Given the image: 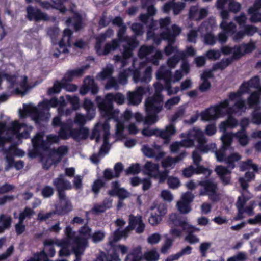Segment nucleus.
<instances>
[{
	"mask_svg": "<svg viewBox=\"0 0 261 261\" xmlns=\"http://www.w3.org/2000/svg\"><path fill=\"white\" fill-rule=\"evenodd\" d=\"M222 145L218 150H215V155L219 162H224L226 167L218 165L215 168L217 175L224 185H228L231 182V169L235 168L236 163L241 159L240 154L233 152L234 148L231 146L233 135L231 133H225L221 137Z\"/></svg>",
	"mask_w": 261,
	"mask_h": 261,
	"instance_id": "f257e3e1",
	"label": "nucleus"
},
{
	"mask_svg": "<svg viewBox=\"0 0 261 261\" xmlns=\"http://www.w3.org/2000/svg\"><path fill=\"white\" fill-rule=\"evenodd\" d=\"M110 94H106L103 98L100 96L96 97L95 101L102 117L108 120L113 119L116 123V134L118 136L124 138V130L126 128L130 134V123L125 125L130 120V110L127 109L124 114L119 117V111L114 109Z\"/></svg>",
	"mask_w": 261,
	"mask_h": 261,
	"instance_id": "f03ea898",
	"label": "nucleus"
},
{
	"mask_svg": "<svg viewBox=\"0 0 261 261\" xmlns=\"http://www.w3.org/2000/svg\"><path fill=\"white\" fill-rule=\"evenodd\" d=\"M242 91L239 90L237 92H230L229 94V98L227 99L228 102L227 108L228 111L225 113L228 116L219 125V128L223 132V134L226 133V129L228 127L234 128L238 125V120L233 117V113H242L246 109V102L242 99Z\"/></svg>",
	"mask_w": 261,
	"mask_h": 261,
	"instance_id": "7ed1b4c3",
	"label": "nucleus"
},
{
	"mask_svg": "<svg viewBox=\"0 0 261 261\" xmlns=\"http://www.w3.org/2000/svg\"><path fill=\"white\" fill-rule=\"evenodd\" d=\"M155 92L152 96H150L144 101V108L147 115L144 118L145 124H153L158 120V114L163 109L164 97L161 94L163 85L159 82L154 84Z\"/></svg>",
	"mask_w": 261,
	"mask_h": 261,
	"instance_id": "20e7f679",
	"label": "nucleus"
},
{
	"mask_svg": "<svg viewBox=\"0 0 261 261\" xmlns=\"http://www.w3.org/2000/svg\"><path fill=\"white\" fill-rule=\"evenodd\" d=\"M186 113L185 106H180L176 109L174 114L170 118L171 123L169 125L166 126L165 129H150L144 128L142 130V133L144 136H152L155 135L157 137L162 138L165 143L169 142L171 136L175 134L176 129L174 122L184 117Z\"/></svg>",
	"mask_w": 261,
	"mask_h": 261,
	"instance_id": "39448f33",
	"label": "nucleus"
},
{
	"mask_svg": "<svg viewBox=\"0 0 261 261\" xmlns=\"http://www.w3.org/2000/svg\"><path fill=\"white\" fill-rule=\"evenodd\" d=\"M170 222L172 223V224H174V225L181 226L183 230L187 233L185 237V240L186 241H188L191 244L199 242V238L194 234V232L195 231H200V229L195 227V226L189 224L187 222V217H181V216H179L177 214H173L170 216Z\"/></svg>",
	"mask_w": 261,
	"mask_h": 261,
	"instance_id": "423d86ee",
	"label": "nucleus"
},
{
	"mask_svg": "<svg viewBox=\"0 0 261 261\" xmlns=\"http://www.w3.org/2000/svg\"><path fill=\"white\" fill-rule=\"evenodd\" d=\"M190 140L192 142L191 146L195 145V141L198 143V148L201 153H207L209 151H214L216 148L215 143H207V140L205 137L204 132L198 128L190 129Z\"/></svg>",
	"mask_w": 261,
	"mask_h": 261,
	"instance_id": "0eeeda50",
	"label": "nucleus"
},
{
	"mask_svg": "<svg viewBox=\"0 0 261 261\" xmlns=\"http://www.w3.org/2000/svg\"><path fill=\"white\" fill-rule=\"evenodd\" d=\"M101 128L103 130V143L101 146L98 154L101 155L102 154H107L108 153L110 147H109V137L110 135V124L109 122L105 121L102 124L97 123L95 126L94 129L92 132V137L95 138L96 141H98L100 138V134L99 128Z\"/></svg>",
	"mask_w": 261,
	"mask_h": 261,
	"instance_id": "6e6552de",
	"label": "nucleus"
},
{
	"mask_svg": "<svg viewBox=\"0 0 261 261\" xmlns=\"http://www.w3.org/2000/svg\"><path fill=\"white\" fill-rule=\"evenodd\" d=\"M256 46L254 42L250 41L247 44H241L239 46H234L233 48L229 46H223L221 48V53L223 54H230L232 53V56L229 58H232V62L236 59H238L244 55L245 53H249L255 49Z\"/></svg>",
	"mask_w": 261,
	"mask_h": 261,
	"instance_id": "1a4fd4ad",
	"label": "nucleus"
},
{
	"mask_svg": "<svg viewBox=\"0 0 261 261\" xmlns=\"http://www.w3.org/2000/svg\"><path fill=\"white\" fill-rule=\"evenodd\" d=\"M145 0H141L142 4L143 7H146V6H147V12L146 14H141L139 16V19L142 22L146 24L147 26L148 27V30L147 32V39L148 40L152 39L153 42H154L155 33L154 32V30H155V29L151 28V24L153 21H154L153 19L151 18V16H153L154 14H156V9L153 4L148 5V2L145 3Z\"/></svg>",
	"mask_w": 261,
	"mask_h": 261,
	"instance_id": "9d476101",
	"label": "nucleus"
},
{
	"mask_svg": "<svg viewBox=\"0 0 261 261\" xmlns=\"http://www.w3.org/2000/svg\"><path fill=\"white\" fill-rule=\"evenodd\" d=\"M228 102L227 100L221 101L218 105L210 107L201 113V117L203 120H213L220 116H224L228 111L227 108Z\"/></svg>",
	"mask_w": 261,
	"mask_h": 261,
	"instance_id": "9b49d317",
	"label": "nucleus"
},
{
	"mask_svg": "<svg viewBox=\"0 0 261 261\" xmlns=\"http://www.w3.org/2000/svg\"><path fill=\"white\" fill-rule=\"evenodd\" d=\"M30 115L36 123L46 121L50 115L48 112L39 110L36 107L26 106L24 107V111L20 113L21 118H25L26 116Z\"/></svg>",
	"mask_w": 261,
	"mask_h": 261,
	"instance_id": "f8f14e48",
	"label": "nucleus"
},
{
	"mask_svg": "<svg viewBox=\"0 0 261 261\" xmlns=\"http://www.w3.org/2000/svg\"><path fill=\"white\" fill-rule=\"evenodd\" d=\"M198 184L202 187L199 191L200 196L207 195L212 200H217L218 199L217 194L218 185L214 180H213V179L200 180Z\"/></svg>",
	"mask_w": 261,
	"mask_h": 261,
	"instance_id": "ddd939ff",
	"label": "nucleus"
},
{
	"mask_svg": "<svg viewBox=\"0 0 261 261\" xmlns=\"http://www.w3.org/2000/svg\"><path fill=\"white\" fill-rule=\"evenodd\" d=\"M65 175L63 174L59 175L58 177L53 181V185L57 192V196L59 200L65 198L66 190H71L72 185L70 182L64 179Z\"/></svg>",
	"mask_w": 261,
	"mask_h": 261,
	"instance_id": "4468645a",
	"label": "nucleus"
},
{
	"mask_svg": "<svg viewBox=\"0 0 261 261\" xmlns=\"http://www.w3.org/2000/svg\"><path fill=\"white\" fill-rule=\"evenodd\" d=\"M156 77L158 80L163 79L164 80L165 89L167 91L168 95H171L173 93L176 94V93H177L180 90L179 87H175L174 91L172 90L171 82L172 81L173 75L171 70H169V69L164 70L163 68H160L156 72Z\"/></svg>",
	"mask_w": 261,
	"mask_h": 261,
	"instance_id": "2eb2a0df",
	"label": "nucleus"
},
{
	"mask_svg": "<svg viewBox=\"0 0 261 261\" xmlns=\"http://www.w3.org/2000/svg\"><path fill=\"white\" fill-rule=\"evenodd\" d=\"M126 31V27L123 25L119 27L117 33V38L114 40H118V43L126 42L127 44L124 47L123 56L125 58H130V37L125 36Z\"/></svg>",
	"mask_w": 261,
	"mask_h": 261,
	"instance_id": "dca6fc26",
	"label": "nucleus"
},
{
	"mask_svg": "<svg viewBox=\"0 0 261 261\" xmlns=\"http://www.w3.org/2000/svg\"><path fill=\"white\" fill-rule=\"evenodd\" d=\"M192 158L193 160L194 163L196 167L195 168L194 173H203L205 175L209 176L211 173V171L207 168L200 166V163L202 160L201 152L200 148H198V143L197 147L192 153Z\"/></svg>",
	"mask_w": 261,
	"mask_h": 261,
	"instance_id": "f3484780",
	"label": "nucleus"
},
{
	"mask_svg": "<svg viewBox=\"0 0 261 261\" xmlns=\"http://www.w3.org/2000/svg\"><path fill=\"white\" fill-rule=\"evenodd\" d=\"M75 245L72 247V250L75 255L74 261H81V256L84 254L86 248L88 246L87 238L76 237L74 240Z\"/></svg>",
	"mask_w": 261,
	"mask_h": 261,
	"instance_id": "a211bd4d",
	"label": "nucleus"
},
{
	"mask_svg": "<svg viewBox=\"0 0 261 261\" xmlns=\"http://www.w3.org/2000/svg\"><path fill=\"white\" fill-rule=\"evenodd\" d=\"M27 18L30 21L39 22L41 20L47 21L48 20V15L38 8H35L30 5L27 7Z\"/></svg>",
	"mask_w": 261,
	"mask_h": 261,
	"instance_id": "6ab92c4d",
	"label": "nucleus"
},
{
	"mask_svg": "<svg viewBox=\"0 0 261 261\" xmlns=\"http://www.w3.org/2000/svg\"><path fill=\"white\" fill-rule=\"evenodd\" d=\"M59 201L58 203L55 204L54 211L56 215L62 216L68 215L72 211V203L66 196H65V199L59 200Z\"/></svg>",
	"mask_w": 261,
	"mask_h": 261,
	"instance_id": "aec40b11",
	"label": "nucleus"
},
{
	"mask_svg": "<svg viewBox=\"0 0 261 261\" xmlns=\"http://www.w3.org/2000/svg\"><path fill=\"white\" fill-rule=\"evenodd\" d=\"M89 91L92 94L95 95L98 92L99 88L94 79L88 76L85 79L83 85L80 88V93L82 95H85Z\"/></svg>",
	"mask_w": 261,
	"mask_h": 261,
	"instance_id": "412c9836",
	"label": "nucleus"
},
{
	"mask_svg": "<svg viewBox=\"0 0 261 261\" xmlns=\"http://www.w3.org/2000/svg\"><path fill=\"white\" fill-rule=\"evenodd\" d=\"M70 11L73 13V16L67 17L65 23L68 27L72 26L75 31H79L84 27L82 16L79 13L73 9H71Z\"/></svg>",
	"mask_w": 261,
	"mask_h": 261,
	"instance_id": "4be33fe9",
	"label": "nucleus"
},
{
	"mask_svg": "<svg viewBox=\"0 0 261 261\" xmlns=\"http://www.w3.org/2000/svg\"><path fill=\"white\" fill-rule=\"evenodd\" d=\"M130 231V215L128 216V225L125 229L121 230L116 229L109 238V244L113 246L114 244L120 240L123 237L127 236V232Z\"/></svg>",
	"mask_w": 261,
	"mask_h": 261,
	"instance_id": "5701e85b",
	"label": "nucleus"
},
{
	"mask_svg": "<svg viewBox=\"0 0 261 261\" xmlns=\"http://www.w3.org/2000/svg\"><path fill=\"white\" fill-rule=\"evenodd\" d=\"M186 7V3L183 2L175 3L174 0L165 3L163 7V11L165 13H169L170 10H172L173 13L175 15L180 14Z\"/></svg>",
	"mask_w": 261,
	"mask_h": 261,
	"instance_id": "b1692460",
	"label": "nucleus"
},
{
	"mask_svg": "<svg viewBox=\"0 0 261 261\" xmlns=\"http://www.w3.org/2000/svg\"><path fill=\"white\" fill-rule=\"evenodd\" d=\"M141 150L145 155L147 157H154L155 159H161L164 156L165 152L162 150L161 146L156 145L153 148H150L149 146H142Z\"/></svg>",
	"mask_w": 261,
	"mask_h": 261,
	"instance_id": "393cba45",
	"label": "nucleus"
},
{
	"mask_svg": "<svg viewBox=\"0 0 261 261\" xmlns=\"http://www.w3.org/2000/svg\"><path fill=\"white\" fill-rule=\"evenodd\" d=\"M181 137H185V139H183L180 142H175L171 144L170 146V150L171 152H173V153H176V152H178L181 146H185V147H191L192 142L190 140V130L188 131V133H186V134H181Z\"/></svg>",
	"mask_w": 261,
	"mask_h": 261,
	"instance_id": "a878e982",
	"label": "nucleus"
},
{
	"mask_svg": "<svg viewBox=\"0 0 261 261\" xmlns=\"http://www.w3.org/2000/svg\"><path fill=\"white\" fill-rule=\"evenodd\" d=\"M43 133H37L32 139V144L40 147L42 151L47 152L50 150V144L48 142L43 140Z\"/></svg>",
	"mask_w": 261,
	"mask_h": 261,
	"instance_id": "bb28decb",
	"label": "nucleus"
},
{
	"mask_svg": "<svg viewBox=\"0 0 261 261\" xmlns=\"http://www.w3.org/2000/svg\"><path fill=\"white\" fill-rule=\"evenodd\" d=\"M198 31L200 32L202 36H203L204 38V42L205 43H207V44H210L211 45H213V44H215L217 41V37L211 33H207L204 34V32L207 31V25H206V23H202L198 29Z\"/></svg>",
	"mask_w": 261,
	"mask_h": 261,
	"instance_id": "cd10ccee",
	"label": "nucleus"
},
{
	"mask_svg": "<svg viewBox=\"0 0 261 261\" xmlns=\"http://www.w3.org/2000/svg\"><path fill=\"white\" fill-rule=\"evenodd\" d=\"M145 224L142 220L141 215L134 216L132 215V230H135L137 233H142L144 231Z\"/></svg>",
	"mask_w": 261,
	"mask_h": 261,
	"instance_id": "c85d7f7f",
	"label": "nucleus"
},
{
	"mask_svg": "<svg viewBox=\"0 0 261 261\" xmlns=\"http://www.w3.org/2000/svg\"><path fill=\"white\" fill-rule=\"evenodd\" d=\"M186 155V152H181V153H180V154H179V155L176 157H166V158H165L162 161V165L163 168H165L166 169H168V168H173L175 164L178 163V162H179V161H181V160H183Z\"/></svg>",
	"mask_w": 261,
	"mask_h": 261,
	"instance_id": "c756f323",
	"label": "nucleus"
},
{
	"mask_svg": "<svg viewBox=\"0 0 261 261\" xmlns=\"http://www.w3.org/2000/svg\"><path fill=\"white\" fill-rule=\"evenodd\" d=\"M82 107L86 111V118L88 120L92 119L95 116V108L93 102L89 98H85L84 100Z\"/></svg>",
	"mask_w": 261,
	"mask_h": 261,
	"instance_id": "7c9ffc66",
	"label": "nucleus"
},
{
	"mask_svg": "<svg viewBox=\"0 0 261 261\" xmlns=\"http://www.w3.org/2000/svg\"><path fill=\"white\" fill-rule=\"evenodd\" d=\"M89 65L83 66L80 68L68 71L65 74L63 80L66 82H71L74 77H81Z\"/></svg>",
	"mask_w": 261,
	"mask_h": 261,
	"instance_id": "2f4dec72",
	"label": "nucleus"
},
{
	"mask_svg": "<svg viewBox=\"0 0 261 261\" xmlns=\"http://www.w3.org/2000/svg\"><path fill=\"white\" fill-rule=\"evenodd\" d=\"M151 67H147L144 72L142 77L141 76V72L139 69H136L133 71V79L135 82L138 81H144L147 82L151 80Z\"/></svg>",
	"mask_w": 261,
	"mask_h": 261,
	"instance_id": "473e14b6",
	"label": "nucleus"
},
{
	"mask_svg": "<svg viewBox=\"0 0 261 261\" xmlns=\"http://www.w3.org/2000/svg\"><path fill=\"white\" fill-rule=\"evenodd\" d=\"M185 53L182 52V51H178L176 47L174 56L169 58L167 61L168 66L170 68H175L180 59L185 58Z\"/></svg>",
	"mask_w": 261,
	"mask_h": 261,
	"instance_id": "72a5a7b5",
	"label": "nucleus"
},
{
	"mask_svg": "<svg viewBox=\"0 0 261 261\" xmlns=\"http://www.w3.org/2000/svg\"><path fill=\"white\" fill-rule=\"evenodd\" d=\"M145 93V90L143 87H138L135 90L132 91V105L140 103Z\"/></svg>",
	"mask_w": 261,
	"mask_h": 261,
	"instance_id": "f704fd0d",
	"label": "nucleus"
},
{
	"mask_svg": "<svg viewBox=\"0 0 261 261\" xmlns=\"http://www.w3.org/2000/svg\"><path fill=\"white\" fill-rule=\"evenodd\" d=\"M161 36L163 39L167 40V45L164 48V52L167 55H170L171 53L176 51V47L173 46L174 42L171 41V37H172L171 33H164L161 34Z\"/></svg>",
	"mask_w": 261,
	"mask_h": 261,
	"instance_id": "c9c22d12",
	"label": "nucleus"
},
{
	"mask_svg": "<svg viewBox=\"0 0 261 261\" xmlns=\"http://www.w3.org/2000/svg\"><path fill=\"white\" fill-rule=\"evenodd\" d=\"M55 245H56V242L51 239H46L43 242L44 248L43 250H44L47 256L50 257H54L56 253Z\"/></svg>",
	"mask_w": 261,
	"mask_h": 261,
	"instance_id": "e433bc0d",
	"label": "nucleus"
},
{
	"mask_svg": "<svg viewBox=\"0 0 261 261\" xmlns=\"http://www.w3.org/2000/svg\"><path fill=\"white\" fill-rule=\"evenodd\" d=\"M159 167V164L152 163V162H150V161H147L144 165L145 172L147 173V174H148V175H150V176L156 178Z\"/></svg>",
	"mask_w": 261,
	"mask_h": 261,
	"instance_id": "4c0bfd02",
	"label": "nucleus"
},
{
	"mask_svg": "<svg viewBox=\"0 0 261 261\" xmlns=\"http://www.w3.org/2000/svg\"><path fill=\"white\" fill-rule=\"evenodd\" d=\"M12 223V218L4 214L0 215V233L9 229Z\"/></svg>",
	"mask_w": 261,
	"mask_h": 261,
	"instance_id": "58836bf2",
	"label": "nucleus"
},
{
	"mask_svg": "<svg viewBox=\"0 0 261 261\" xmlns=\"http://www.w3.org/2000/svg\"><path fill=\"white\" fill-rule=\"evenodd\" d=\"M192 247L190 246V245H187L184 248H182L180 251L179 252L176 253L175 254H172V255H169L166 259L165 261H174L177 260L178 259L180 256L184 255V254H189V253H191L192 252Z\"/></svg>",
	"mask_w": 261,
	"mask_h": 261,
	"instance_id": "ea45409f",
	"label": "nucleus"
},
{
	"mask_svg": "<svg viewBox=\"0 0 261 261\" xmlns=\"http://www.w3.org/2000/svg\"><path fill=\"white\" fill-rule=\"evenodd\" d=\"M88 134L89 129L86 127H82L71 130V137L75 139H85L88 137Z\"/></svg>",
	"mask_w": 261,
	"mask_h": 261,
	"instance_id": "a19ab883",
	"label": "nucleus"
},
{
	"mask_svg": "<svg viewBox=\"0 0 261 261\" xmlns=\"http://www.w3.org/2000/svg\"><path fill=\"white\" fill-rule=\"evenodd\" d=\"M113 72V67L112 65L107 66L105 68L102 69L101 72L98 73L97 79L101 81L108 79L112 76Z\"/></svg>",
	"mask_w": 261,
	"mask_h": 261,
	"instance_id": "79ce46f5",
	"label": "nucleus"
},
{
	"mask_svg": "<svg viewBox=\"0 0 261 261\" xmlns=\"http://www.w3.org/2000/svg\"><path fill=\"white\" fill-rule=\"evenodd\" d=\"M71 127L67 123H63L58 132L59 137L64 140L68 139L71 136Z\"/></svg>",
	"mask_w": 261,
	"mask_h": 261,
	"instance_id": "37998d69",
	"label": "nucleus"
},
{
	"mask_svg": "<svg viewBox=\"0 0 261 261\" xmlns=\"http://www.w3.org/2000/svg\"><path fill=\"white\" fill-rule=\"evenodd\" d=\"M120 46L118 40H112L111 43H106L101 53V56L108 55L111 51L115 50Z\"/></svg>",
	"mask_w": 261,
	"mask_h": 261,
	"instance_id": "c03bdc74",
	"label": "nucleus"
},
{
	"mask_svg": "<svg viewBox=\"0 0 261 261\" xmlns=\"http://www.w3.org/2000/svg\"><path fill=\"white\" fill-rule=\"evenodd\" d=\"M255 175L252 172H246L244 177H240L239 179L241 187L244 191H247L249 185L248 182L251 179L254 178Z\"/></svg>",
	"mask_w": 261,
	"mask_h": 261,
	"instance_id": "a18cd8bd",
	"label": "nucleus"
},
{
	"mask_svg": "<svg viewBox=\"0 0 261 261\" xmlns=\"http://www.w3.org/2000/svg\"><path fill=\"white\" fill-rule=\"evenodd\" d=\"M144 258L147 261H158L160 258V254L157 248H152L150 250L144 253Z\"/></svg>",
	"mask_w": 261,
	"mask_h": 261,
	"instance_id": "49530a36",
	"label": "nucleus"
},
{
	"mask_svg": "<svg viewBox=\"0 0 261 261\" xmlns=\"http://www.w3.org/2000/svg\"><path fill=\"white\" fill-rule=\"evenodd\" d=\"M176 206L179 212L184 214L189 213L191 210V205H188L186 204V200L184 198V194L181 195L180 199L177 202Z\"/></svg>",
	"mask_w": 261,
	"mask_h": 261,
	"instance_id": "de8ad7c7",
	"label": "nucleus"
},
{
	"mask_svg": "<svg viewBox=\"0 0 261 261\" xmlns=\"http://www.w3.org/2000/svg\"><path fill=\"white\" fill-rule=\"evenodd\" d=\"M140 183L143 184V190H147L151 186V182L150 178H144V179H141L138 176H134L132 178V185L133 186H136L139 185Z\"/></svg>",
	"mask_w": 261,
	"mask_h": 261,
	"instance_id": "09e8293b",
	"label": "nucleus"
},
{
	"mask_svg": "<svg viewBox=\"0 0 261 261\" xmlns=\"http://www.w3.org/2000/svg\"><path fill=\"white\" fill-rule=\"evenodd\" d=\"M258 8H256L255 6V3L254 6L250 7L248 10V13L251 14L250 20L252 22H256L261 20V13L258 12Z\"/></svg>",
	"mask_w": 261,
	"mask_h": 261,
	"instance_id": "8fccbe9b",
	"label": "nucleus"
},
{
	"mask_svg": "<svg viewBox=\"0 0 261 261\" xmlns=\"http://www.w3.org/2000/svg\"><path fill=\"white\" fill-rule=\"evenodd\" d=\"M144 257L141 245H138L132 251V261H141Z\"/></svg>",
	"mask_w": 261,
	"mask_h": 261,
	"instance_id": "3c124183",
	"label": "nucleus"
},
{
	"mask_svg": "<svg viewBox=\"0 0 261 261\" xmlns=\"http://www.w3.org/2000/svg\"><path fill=\"white\" fill-rule=\"evenodd\" d=\"M170 22L171 19L170 17L161 18V19H160L159 21L153 22L151 25V27H153V28H159L160 27V28H164L165 29H166Z\"/></svg>",
	"mask_w": 261,
	"mask_h": 261,
	"instance_id": "603ef678",
	"label": "nucleus"
},
{
	"mask_svg": "<svg viewBox=\"0 0 261 261\" xmlns=\"http://www.w3.org/2000/svg\"><path fill=\"white\" fill-rule=\"evenodd\" d=\"M233 62V59H222L219 62L214 64L212 67V71L216 70H224L227 66H229Z\"/></svg>",
	"mask_w": 261,
	"mask_h": 261,
	"instance_id": "864d4df0",
	"label": "nucleus"
},
{
	"mask_svg": "<svg viewBox=\"0 0 261 261\" xmlns=\"http://www.w3.org/2000/svg\"><path fill=\"white\" fill-rule=\"evenodd\" d=\"M18 85L23 90L19 89L18 88H16L14 90L15 93L17 95H25L29 88L27 76H24L22 80L19 82Z\"/></svg>",
	"mask_w": 261,
	"mask_h": 261,
	"instance_id": "5fc2aeb1",
	"label": "nucleus"
},
{
	"mask_svg": "<svg viewBox=\"0 0 261 261\" xmlns=\"http://www.w3.org/2000/svg\"><path fill=\"white\" fill-rule=\"evenodd\" d=\"M155 208H157L159 216H160L161 218V221L162 220V216L166 214L167 212V206L164 203H160L158 205L155 204L154 203L152 205H150L149 207L150 210H154Z\"/></svg>",
	"mask_w": 261,
	"mask_h": 261,
	"instance_id": "6e6d98bb",
	"label": "nucleus"
},
{
	"mask_svg": "<svg viewBox=\"0 0 261 261\" xmlns=\"http://www.w3.org/2000/svg\"><path fill=\"white\" fill-rule=\"evenodd\" d=\"M234 135L238 138L239 143L241 145H246L248 143L249 138L248 135H247L246 131H244L242 127Z\"/></svg>",
	"mask_w": 261,
	"mask_h": 261,
	"instance_id": "4d7b16f0",
	"label": "nucleus"
},
{
	"mask_svg": "<svg viewBox=\"0 0 261 261\" xmlns=\"http://www.w3.org/2000/svg\"><path fill=\"white\" fill-rule=\"evenodd\" d=\"M220 27L221 29L226 31V34L235 33L237 30L236 24L233 22H221Z\"/></svg>",
	"mask_w": 261,
	"mask_h": 261,
	"instance_id": "13d9d810",
	"label": "nucleus"
},
{
	"mask_svg": "<svg viewBox=\"0 0 261 261\" xmlns=\"http://www.w3.org/2000/svg\"><path fill=\"white\" fill-rule=\"evenodd\" d=\"M33 149L28 153L29 156L31 158H35L39 156L41 162L43 161L44 154L41 152L42 151L41 147L35 145H33Z\"/></svg>",
	"mask_w": 261,
	"mask_h": 261,
	"instance_id": "bf43d9fd",
	"label": "nucleus"
},
{
	"mask_svg": "<svg viewBox=\"0 0 261 261\" xmlns=\"http://www.w3.org/2000/svg\"><path fill=\"white\" fill-rule=\"evenodd\" d=\"M242 86L246 87H254V88H259L260 87V78L259 76H254L251 78L249 81L244 83Z\"/></svg>",
	"mask_w": 261,
	"mask_h": 261,
	"instance_id": "052dcab7",
	"label": "nucleus"
},
{
	"mask_svg": "<svg viewBox=\"0 0 261 261\" xmlns=\"http://www.w3.org/2000/svg\"><path fill=\"white\" fill-rule=\"evenodd\" d=\"M91 231L92 229L88 225L87 223H85L83 226L81 227L78 230V232L80 234L79 236L87 238L88 241L91 234Z\"/></svg>",
	"mask_w": 261,
	"mask_h": 261,
	"instance_id": "680f3d73",
	"label": "nucleus"
},
{
	"mask_svg": "<svg viewBox=\"0 0 261 261\" xmlns=\"http://www.w3.org/2000/svg\"><path fill=\"white\" fill-rule=\"evenodd\" d=\"M252 168L254 171H258V166L256 164H253L251 159H248L246 161L242 162L240 165V170H245L247 168Z\"/></svg>",
	"mask_w": 261,
	"mask_h": 261,
	"instance_id": "e2e57ef3",
	"label": "nucleus"
},
{
	"mask_svg": "<svg viewBox=\"0 0 261 261\" xmlns=\"http://www.w3.org/2000/svg\"><path fill=\"white\" fill-rule=\"evenodd\" d=\"M62 87H63V84L57 80L54 82L53 87L48 89L47 94L51 95L56 93H58L61 91Z\"/></svg>",
	"mask_w": 261,
	"mask_h": 261,
	"instance_id": "0e129e2a",
	"label": "nucleus"
},
{
	"mask_svg": "<svg viewBox=\"0 0 261 261\" xmlns=\"http://www.w3.org/2000/svg\"><path fill=\"white\" fill-rule=\"evenodd\" d=\"M73 32L69 29H66L64 30L63 33V37L59 42V46L60 47L65 46V40L69 43L70 38L72 35Z\"/></svg>",
	"mask_w": 261,
	"mask_h": 261,
	"instance_id": "69168bd1",
	"label": "nucleus"
},
{
	"mask_svg": "<svg viewBox=\"0 0 261 261\" xmlns=\"http://www.w3.org/2000/svg\"><path fill=\"white\" fill-rule=\"evenodd\" d=\"M106 182L102 179H97L95 180L92 185V191L95 194L97 195L100 190L105 186Z\"/></svg>",
	"mask_w": 261,
	"mask_h": 261,
	"instance_id": "338daca9",
	"label": "nucleus"
},
{
	"mask_svg": "<svg viewBox=\"0 0 261 261\" xmlns=\"http://www.w3.org/2000/svg\"><path fill=\"white\" fill-rule=\"evenodd\" d=\"M105 237V233L101 230L95 231L92 234H91L90 238L94 243H97L102 241Z\"/></svg>",
	"mask_w": 261,
	"mask_h": 261,
	"instance_id": "774afa93",
	"label": "nucleus"
}]
</instances>
